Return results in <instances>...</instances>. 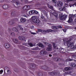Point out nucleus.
<instances>
[{
  "label": "nucleus",
  "instance_id": "obj_51",
  "mask_svg": "<svg viewBox=\"0 0 76 76\" xmlns=\"http://www.w3.org/2000/svg\"><path fill=\"white\" fill-rule=\"evenodd\" d=\"M63 50V51H64V48H61V50Z\"/></svg>",
  "mask_w": 76,
  "mask_h": 76
},
{
  "label": "nucleus",
  "instance_id": "obj_14",
  "mask_svg": "<svg viewBox=\"0 0 76 76\" xmlns=\"http://www.w3.org/2000/svg\"><path fill=\"white\" fill-rule=\"evenodd\" d=\"M18 38L21 41H23V40L25 39V38L24 37L22 36H19L18 37Z\"/></svg>",
  "mask_w": 76,
  "mask_h": 76
},
{
  "label": "nucleus",
  "instance_id": "obj_15",
  "mask_svg": "<svg viewBox=\"0 0 76 76\" xmlns=\"http://www.w3.org/2000/svg\"><path fill=\"white\" fill-rule=\"evenodd\" d=\"M41 69H42L44 70H48V67L47 66H41Z\"/></svg>",
  "mask_w": 76,
  "mask_h": 76
},
{
  "label": "nucleus",
  "instance_id": "obj_45",
  "mask_svg": "<svg viewBox=\"0 0 76 76\" xmlns=\"http://www.w3.org/2000/svg\"><path fill=\"white\" fill-rule=\"evenodd\" d=\"M4 1V0H0V3H3Z\"/></svg>",
  "mask_w": 76,
  "mask_h": 76
},
{
  "label": "nucleus",
  "instance_id": "obj_21",
  "mask_svg": "<svg viewBox=\"0 0 76 76\" xmlns=\"http://www.w3.org/2000/svg\"><path fill=\"white\" fill-rule=\"evenodd\" d=\"M4 46L6 48H9L10 47V45L8 43L5 44Z\"/></svg>",
  "mask_w": 76,
  "mask_h": 76
},
{
  "label": "nucleus",
  "instance_id": "obj_59",
  "mask_svg": "<svg viewBox=\"0 0 76 76\" xmlns=\"http://www.w3.org/2000/svg\"><path fill=\"white\" fill-rule=\"evenodd\" d=\"M37 33H38V31H37Z\"/></svg>",
  "mask_w": 76,
  "mask_h": 76
},
{
  "label": "nucleus",
  "instance_id": "obj_25",
  "mask_svg": "<svg viewBox=\"0 0 76 76\" xmlns=\"http://www.w3.org/2000/svg\"><path fill=\"white\" fill-rule=\"evenodd\" d=\"M37 75L39 76H43L44 75L42 74V73L41 72H39L37 74Z\"/></svg>",
  "mask_w": 76,
  "mask_h": 76
},
{
  "label": "nucleus",
  "instance_id": "obj_20",
  "mask_svg": "<svg viewBox=\"0 0 76 76\" xmlns=\"http://www.w3.org/2000/svg\"><path fill=\"white\" fill-rule=\"evenodd\" d=\"M72 69L71 68V67H67L64 68L65 70H66V71H68V70H71Z\"/></svg>",
  "mask_w": 76,
  "mask_h": 76
},
{
  "label": "nucleus",
  "instance_id": "obj_39",
  "mask_svg": "<svg viewBox=\"0 0 76 76\" xmlns=\"http://www.w3.org/2000/svg\"><path fill=\"white\" fill-rule=\"evenodd\" d=\"M3 70H1L0 71V75H1L2 73H3Z\"/></svg>",
  "mask_w": 76,
  "mask_h": 76
},
{
  "label": "nucleus",
  "instance_id": "obj_1",
  "mask_svg": "<svg viewBox=\"0 0 76 76\" xmlns=\"http://www.w3.org/2000/svg\"><path fill=\"white\" fill-rule=\"evenodd\" d=\"M44 43L45 45L48 46V47L46 49V50L48 51H51L52 49V45L51 44H49L48 43H47L46 42H44Z\"/></svg>",
  "mask_w": 76,
  "mask_h": 76
},
{
  "label": "nucleus",
  "instance_id": "obj_36",
  "mask_svg": "<svg viewBox=\"0 0 76 76\" xmlns=\"http://www.w3.org/2000/svg\"><path fill=\"white\" fill-rule=\"evenodd\" d=\"M44 15L46 16H47V12L46 11H44Z\"/></svg>",
  "mask_w": 76,
  "mask_h": 76
},
{
  "label": "nucleus",
  "instance_id": "obj_55",
  "mask_svg": "<svg viewBox=\"0 0 76 76\" xmlns=\"http://www.w3.org/2000/svg\"><path fill=\"white\" fill-rule=\"evenodd\" d=\"M75 22H76V19H75Z\"/></svg>",
  "mask_w": 76,
  "mask_h": 76
},
{
  "label": "nucleus",
  "instance_id": "obj_13",
  "mask_svg": "<svg viewBox=\"0 0 76 76\" xmlns=\"http://www.w3.org/2000/svg\"><path fill=\"white\" fill-rule=\"evenodd\" d=\"M47 54V52H46V51L42 50L40 51V54L41 55V56H42L43 54Z\"/></svg>",
  "mask_w": 76,
  "mask_h": 76
},
{
  "label": "nucleus",
  "instance_id": "obj_24",
  "mask_svg": "<svg viewBox=\"0 0 76 76\" xmlns=\"http://www.w3.org/2000/svg\"><path fill=\"white\" fill-rule=\"evenodd\" d=\"M15 23V22L13 20H11L9 22V24L10 25H13Z\"/></svg>",
  "mask_w": 76,
  "mask_h": 76
},
{
  "label": "nucleus",
  "instance_id": "obj_7",
  "mask_svg": "<svg viewBox=\"0 0 76 76\" xmlns=\"http://www.w3.org/2000/svg\"><path fill=\"white\" fill-rule=\"evenodd\" d=\"M59 74H60V72L59 71L57 72H48V74L49 75H51L52 76H54V75H58Z\"/></svg>",
  "mask_w": 76,
  "mask_h": 76
},
{
  "label": "nucleus",
  "instance_id": "obj_46",
  "mask_svg": "<svg viewBox=\"0 0 76 76\" xmlns=\"http://www.w3.org/2000/svg\"><path fill=\"white\" fill-rule=\"evenodd\" d=\"M64 32H66V29H64L63 30Z\"/></svg>",
  "mask_w": 76,
  "mask_h": 76
},
{
  "label": "nucleus",
  "instance_id": "obj_35",
  "mask_svg": "<svg viewBox=\"0 0 76 76\" xmlns=\"http://www.w3.org/2000/svg\"><path fill=\"white\" fill-rule=\"evenodd\" d=\"M28 44L30 47H32L33 46V44H32V43H28Z\"/></svg>",
  "mask_w": 76,
  "mask_h": 76
},
{
  "label": "nucleus",
  "instance_id": "obj_32",
  "mask_svg": "<svg viewBox=\"0 0 76 76\" xmlns=\"http://www.w3.org/2000/svg\"><path fill=\"white\" fill-rule=\"evenodd\" d=\"M10 34L11 36H13V37H14L15 34L13 32H11L10 33Z\"/></svg>",
  "mask_w": 76,
  "mask_h": 76
},
{
  "label": "nucleus",
  "instance_id": "obj_60",
  "mask_svg": "<svg viewBox=\"0 0 76 76\" xmlns=\"http://www.w3.org/2000/svg\"><path fill=\"white\" fill-rule=\"evenodd\" d=\"M75 29H76V27H75Z\"/></svg>",
  "mask_w": 76,
  "mask_h": 76
},
{
  "label": "nucleus",
  "instance_id": "obj_3",
  "mask_svg": "<svg viewBox=\"0 0 76 76\" xmlns=\"http://www.w3.org/2000/svg\"><path fill=\"white\" fill-rule=\"evenodd\" d=\"M31 19L33 22H34V23H37V24H39V22H40V20H39L38 18H36V17L34 16L31 17Z\"/></svg>",
  "mask_w": 76,
  "mask_h": 76
},
{
  "label": "nucleus",
  "instance_id": "obj_37",
  "mask_svg": "<svg viewBox=\"0 0 76 76\" xmlns=\"http://www.w3.org/2000/svg\"><path fill=\"white\" fill-rule=\"evenodd\" d=\"M33 50H38V47H37L35 48H33Z\"/></svg>",
  "mask_w": 76,
  "mask_h": 76
},
{
  "label": "nucleus",
  "instance_id": "obj_28",
  "mask_svg": "<svg viewBox=\"0 0 76 76\" xmlns=\"http://www.w3.org/2000/svg\"><path fill=\"white\" fill-rule=\"evenodd\" d=\"M11 16H15V15H16V14H15V12H12L11 13Z\"/></svg>",
  "mask_w": 76,
  "mask_h": 76
},
{
  "label": "nucleus",
  "instance_id": "obj_62",
  "mask_svg": "<svg viewBox=\"0 0 76 76\" xmlns=\"http://www.w3.org/2000/svg\"><path fill=\"white\" fill-rule=\"evenodd\" d=\"M70 7H71V6H70Z\"/></svg>",
  "mask_w": 76,
  "mask_h": 76
},
{
  "label": "nucleus",
  "instance_id": "obj_8",
  "mask_svg": "<svg viewBox=\"0 0 76 76\" xmlns=\"http://www.w3.org/2000/svg\"><path fill=\"white\" fill-rule=\"evenodd\" d=\"M67 18V16L65 15L64 16V15L62 14H61L59 15V19L61 20H63L64 19H65Z\"/></svg>",
  "mask_w": 76,
  "mask_h": 76
},
{
  "label": "nucleus",
  "instance_id": "obj_57",
  "mask_svg": "<svg viewBox=\"0 0 76 76\" xmlns=\"http://www.w3.org/2000/svg\"><path fill=\"white\" fill-rule=\"evenodd\" d=\"M7 37H9V35H6Z\"/></svg>",
  "mask_w": 76,
  "mask_h": 76
},
{
  "label": "nucleus",
  "instance_id": "obj_40",
  "mask_svg": "<svg viewBox=\"0 0 76 76\" xmlns=\"http://www.w3.org/2000/svg\"><path fill=\"white\" fill-rule=\"evenodd\" d=\"M30 33L31 34H32L33 35H36V34H37L36 33L33 32H30Z\"/></svg>",
  "mask_w": 76,
  "mask_h": 76
},
{
  "label": "nucleus",
  "instance_id": "obj_23",
  "mask_svg": "<svg viewBox=\"0 0 76 76\" xmlns=\"http://www.w3.org/2000/svg\"><path fill=\"white\" fill-rule=\"evenodd\" d=\"M71 67H76V63H72L70 64Z\"/></svg>",
  "mask_w": 76,
  "mask_h": 76
},
{
  "label": "nucleus",
  "instance_id": "obj_17",
  "mask_svg": "<svg viewBox=\"0 0 76 76\" xmlns=\"http://www.w3.org/2000/svg\"><path fill=\"white\" fill-rule=\"evenodd\" d=\"M26 20L25 18H21L20 21L21 22H22V23H24V22H25V21H26Z\"/></svg>",
  "mask_w": 76,
  "mask_h": 76
},
{
  "label": "nucleus",
  "instance_id": "obj_42",
  "mask_svg": "<svg viewBox=\"0 0 76 76\" xmlns=\"http://www.w3.org/2000/svg\"><path fill=\"white\" fill-rule=\"evenodd\" d=\"M8 69H9V68H8L7 67H5L4 68V69L5 70H7Z\"/></svg>",
  "mask_w": 76,
  "mask_h": 76
},
{
  "label": "nucleus",
  "instance_id": "obj_48",
  "mask_svg": "<svg viewBox=\"0 0 76 76\" xmlns=\"http://www.w3.org/2000/svg\"><path fill=\"white\" fill-rule=\"evenodd\" d=\"M58 28H62V27L61 26H58Z\"/></svg>",
  "mask_w": 76,
  "mask_h": 76
},
{
  "label": "nucleus",
  "instance_id": "obj_9",
  "mask_svg": "<svg viewBox=\"0 0 76 76\" xmlns=\"http://www.w3.org/2000/svg\"><path fill=\"white\" fill-rule=\"evenodd\" d=\"M68 47L69 48L71 47V49L72 50H74L75 49V45H73V43L71 42L68 45Z\"/></svg>",
  "mask_w": 76,
  "mask_h": 76
},
{
  "label": "nucleus",
  "instance_id": "obj_4",
  "mask_svg": "<svg viewBox=\"0 0 76 76\" xmlns=\"http://www.w3.org/2000/svg\"><path fill=\"white\" fill-rule=\"evenodd\" d=\"M37 31L38 32H42V33L44 32V34L45 33H47V31L48 32H52V31H53V30L51 29H48L47 30V31H46V30H42L41 29H37Z\"/></svg>",
  "mask_w": 76,
  "mask_h": 76
},
{
  "label": "nucleus",
  "instance_id": "obj_22",
  "mask_svg": "<svg viewBox=\"0 0 76 76\" xmlns=\"http://www.w3.org/2000/svg\"><path fill=\"white\" fill-rule=\"evenodd\" d=\"M39 47L42 48H44V46L42 43H40L39 44Z\"/></svg>",
  "mask_w": 76,
  "mask_h": 76
},
{
  "label": "nucleus",
  "instance_id": "obj_53",
  "mask_svg": "<svg viewBox=\"0 0 76 76\" xmlns=\"http://www.w3.org/2000/svg\"><path fill=\"white\" fill-rule=\"evenodd\" d=\"M73 5H76V3H75Z\"/></svg>",
  "mask_w": 76,
  "mask_h": 76
},
{
  "label": "nucleus",
  "instance_id": "obj_29",
  "mask_svg": "<svg viewBox=\"0 0 76 76\" xmlns=\"http://www.w3.org/2000/svg\"><path fill=\"white\" fill-rule=\"evenodd\" d=\"M52 28L53 29H54V30L57 29V27L56 26H52Z\"/></svg>",
  "mask_w": 76,
  "mask_h": 76
},
{
  "label": "nucleus",
  "instance_id": "obj_38",
  "mask_svg": "<svg viewBox=\"0 0 76 76\" xmlns=\"http://www.w3.org/2000/svg\"><path fill=\"white\" fill-rule=\"evenodd\" d=\"M73 0H67L66 3H69V1H72Z\"/></svg>",
  "mask_w": 76,
  "mask_h": 76
},
{
  "label": "nucleus",
  "instance_id": "obj_58",
  "mask_svg": "<svg viewBox=\"0 0 76 76\" xmlns=\"http://www.w3.org/2000/svg\"><path fill=\"white\" fill-rule=\"evenodd\" d=\"M33 27V28H34V26H32Z\"/></svg>",
  "mask_w": 76,
  "mask_h": 76
},
{
  "label": "nucleus",
  "instance_id": "obj_6",
  "mask_svg": "<svg viewBox=\"0 0 76 76\" xmlns=\"http://www.w3.org/2000/svg\"><path fill=\"white\" fill-rule=\"evenodd\" d=\"M63 41L64 42L65 45L68 46V45L70 43H69V42H70L71 41V39H69L68 40L66 39H63Z\"/></svg>",
  "mask_w": 76,
  "mask_h": 76
},
{
  "label": "nucleus",
  "instance_id": "obj_26",
  "mask_svg": "<svg viewBox=\"0 0 76 76\" xmlns=\"http://www.w3.org/2000/svg\"><path fill=\"white\" fill-rule=\"evenodd\" d=\"M14 42L15 44H18V40H17L16 39H14Z\"/></svg>",
  "mask_w": 76,
  "mask_h": 76
},
{
  "label": "nucleus",
  "instance_id": "obj_61",
  "mask_svg": "<svg viewBox=\"0 0 76 76\" xmlns=\"http://www.w3.org/2000/svg\"><path fill=\"white\" fill-rule=\"evenodd\" d=\"M72 60H71V61H72Z\"/></svg>",
  "mask_w": 76,
  "mask_h": 76
},
{
  "label": "nucleus",
  "instance_id": "obj_18",
  "mask_svg": "<svg viewBox=\"0 0 76 76\" xmlns=\"http://www.w3.org/2000/svg\"><path fill=\"white\" fill-rule=\"evenodd\" d=\"M3 8L4 9H7L9 8V6L7 4H4L3 6Z\"/></svg>",
  "mask_w": 76,
  "mask_h": 76
},
{
  "label": "nucleus",
  "instance_id": "obj_5",
  "mask_svg": "<svg viewBox=\"0 0 76 76\" xmlns=\"http://www.w3.org/2000/svg\"><path fill=\"white\" fill-rule=\"evenodd\" d=\"M75 17H76L75 15H69V18L68 20V23H71L73 21V19L75 18Z\"/></svg>",
  "mask_w": 76,
  "mask_h": 76
},
{
  "label": "nucleus",
  "instance_id": "obj_43",
  "mask_svg": "<svg viewBox=\"0 0 76 76\" xmlns=\"http://www.w3.org/2000/svg\"><path fill=\"white\" fill-rule=\"evenodd\" d=\"M44 17L43 16V15H42V14L41 15V19H44Z\"/></svg>",
  "mask_w": 76,
  "mask_h": 76
},
{
  "label": "nucleus",
  "instance_id": "obj_33",
  "mask_svg": "<svg viewBox=\"0 0 76 76\" xmlns=\"http://www.w3.org/2000/svg\"><path fill=\"white\" fill-rule=\"evenodd\" d=\"M31 67H36V65L34 64H31L30 65V66L31 67Z\"/></svg>",
  "mask_w": 76,
  "mask_h": 76
},
{
  "label": "nucleus",
  "instance_id": "obj_54",
  "mask_svg": "<svg viewBox=\"0 0 76 76\" xmlns=\"http://www.w3.org/2000/svg\"><path fill=\"white\" fill-rule=\"evenodd\" d=\"M59 64V65H61V63H59V64Z\"/></svg>",
  "mask_w": 76,
  "mask_h": 76
},
{
  "label": "nucleus",
  "instance_id": "obj_11",
  "mask_svg": "<svg viewBox=\"0 0 76 76\" xmlns=\"http://www.w3.org/2000/svg\"><path fill=\"white\" fill-rule=\"evenodd\" d=\"M57 6L59 7H61L63 6V2L59 1V2L57 3Z\"/></svg>",
  "mask_w": 76,
  "mask_h": 76
},
{
  "label": "nucleus",
  "instance_id": "obj_49",
  "mask_svg": "<svg viewBox=\"0 0 76 76\" xmlns=\"http://www.w3.org/2000/svg\"><path fill=\"white\" fill-rule=\"evenodd\" d=\"M49 57H52V55H51V54H49Z\"/></svg>",
  "mask_w": 76,
  "mask_h": 76
},
{
  "label": "nucleus",
  "instance_id": "obj_52",
  "mask_svg": "<svg viewBox=\"0 0 76 76\" xmlns=\"http://www.w3.org/2000/svg\"><path fill=\"white\" fill-rule=\"evenodd\" d=\"M10 71L9 70H7V73H9V72Z\"/></svg>",
  "mask_w": 76,
  "mask_h": 76
},
{
  "label": "nucleus",
  "instance_id": "obj_12",
  "mask_svg": "<svg viewBox=\"0 0 76 76\" xmlns=\"http://www.w3.org/2000/svg\"><path fill=\"white\" fill-rule=\"evenodd\" d=\"M54 16L56 18V20H57L58 19V13L57 12H53Z\"/></svg>",
  "mask_w": 76,
  "mask_h": 76
},
{
  "label": "nucleus",
  "instance_id": "obj_16",
  "mask_svg": "<svg viewBox=\"0 0 76 76\" xmlns=\"http://www.w3.org/2000/svg\"><path fill=\"white\" fill-rule=\"evenodd\" d=\"M53 48H54L55 50H58V47H57V45H56V44L54 43H53Z\"/></svg>",
  "mask_w": 76,
  "mask_h": 76
},
{
  "label": "nucleus",
  "instance_id": "obj_30",
  "mask_svg": "<svg viewBox=\"0 0 76 76\" xmlns=\"http://www.w3.org/2000/svg\"><path fill=\"white\" fill-rule=\"evenodd\" d=\"M48 7L49 9H51L52 10H54V8H53V6L51 5H49Z\"/></svg>",
  "mask_w": 76,
  "mask_h": 76
},
{
  "label": "nucleus",
  "instance_id": "obj_44",
  "mask_svg": "<svg viewBox=\"0 0 76 76\" xmlns=\"http://www.w3.org/2000/svg\"><path fill=\"white\" fill-rule=\"evenodd\" d=\"M16 0H12V3H15V2L16 1Z\"/></svg>",
  "mask_w": 76,
  "mask_h": 76
},
{
  "label": "nucleus",
  "instance_id": "obj_19",
  "mask_svg": "<svg viewBox=\"0 0 76 76\" xmlns=\"http://www.w3.org/2000/svg\"><path fill=\"white\" fill-rule=\"evenodd\" d=\"M28 7L29 6L28 5H26L23 7V10H28L29 9L28 8Z\"/></svg>",
  "mask_w": 76,
  "mask_h": 76
},
{
  "label": "nucleus",
  "instance_id": "obj_34",
  "mask_svg": "<svg viewBox=\"0 0 76 76\" xmlns=\"http://www.w3.org/2000/svg\"><path fill=\"white\" fill-rule=\"evenodd\" d=\"M61 9L62 11H65L66 10V7H63V8H61Z\"/></svg>",
  "mask_w": 76,
  "mask_h": 76
},
{
  "label": "nucleus",
  "instance_id": "obj_27",
  "mask_svg": "<svg viewBox=\"0 0 76 76\" xmlns=\"http://www.w3.org/2000/svg\"><path fill=\"white\" fill-rule=\"evenodd\" d=\"M52 2L55 4V6H56V4H57V1H56V0H52Z\"/></svg>",
  "mask_w": 76,
  "mask_h": 76
},
{
  "label": "nucleus",
  "instance_id": "obj_10",
  "mask_svg": "<svg viewBox=\"0 0 76 76\" xmlns=\"http://www.w3.org/2000/svg\"><path fill=\"white\" fill-rule=\"evenodd\" d=\"M29 14V15H32V14H38V12L35 10H32L30 11Z\"/></svg>",
  "mask_w": 76,
  "mask_h": 76
},
{
  "label": "nucleus",
  "instance_id": "obj_47",
  "mask_svg": "<svg viewBox=\"0 0 76 76\" xmlns=\"http://www.w3.org/2000/svg\"><path fill=\"white\" fill-rule=\"evenodd\" d=\"M33 3V1H30L29 2V3H31V4H32Z\"/></svg>",
  "mask_w": 76,
  "mask_h": 76
},
{
  "label": "nucleus",
  "instance_id": "obj_41",
  "mask_svg": "<svg viewBox=\"0 0 76 76\" xmlns=\"http://www.w3.org/2000/svg\"><path fill=\"white\" fill-rule=\"evenodd\" d=\"M55 60L56 61H59V60H60V58H55Z\"/></svg>",
  "mask_w": 76,
  "mask_h": 76
},
{
  "label": "nucleus",
  "instance_id": "obj_2",
  "mask_svg": "<svg viewBox=\"0 0 76 76\" xmlns=\"http://www.w3.org/2000/svg\"><path fill=\"white\" fill-rule=\"evenodd\" d=\"M17 28L18 29H20V30H21L22 31L23 29V28L21 26H18L17 27H15L13 28H12V31L14 32H18V30Z\"/></svg>",
  "mask_w": 76,
  "mask_h": 76
},
{
  "label": "nucleus",
  "instance_id": "obj_56",
  "mask_svg": "<svg viewBox=\"0 0 76 76\" xmlns=\"http://www.w3.org/2000/svg\"><path fill=\"white\" fill-rule=\"evenodd\" d=\"M5 15H7V14H4V16H5Z\"/></svg>",
  "mask_w": 76,
  "mask_h": 76
},
{
  "label": "nucleus",
  "instance_id": "obj_50",
  "mask_svg": "<svg viewBox=\"0 0 76 76\" xmlns=\"http://www.w3.org/2000/svg\"><path fill=\"white\" fill-rule=\"evenodd\" d=\"M24 17H25L26 18H27V16L26 15H24Z\"/></svg>",
  "mask_w": 76,
  "mask_h": 76
},
{
  "label": "nucleus",
  "instance_id": "obj_31",
  "mask_svg": "<svg viewBox=\"0 0 76 76\" xmlns=\"http://www.w3.org/2000/svg\"><path fill=\"white\" fill-rule=\"evenodd\" d=\"M15 3L18 7V6H19V4H20L19 3V1L15 2Z\"/></svg>",
  "mask_w": 76,
  "mask_h": 76
}]
</instances>
